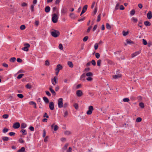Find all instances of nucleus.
<instances>
[{
	"label": "nucleus",
	"mask_w": 152,
	"mask_h": 152,
	"mask_svg": "<svg viewBox=\"0 0 152 152\" xmlns=\"http://www.w3.org/2000/svg\"><path fill=\"white\" fill-rule=\"evenodd\" d=\"M51 33L52 36L55 38L57 37L60 35L59 32L56 30H54Z\"/></svg>",
	"instance_id": "f257e3e1"
},
{
	"label": "nucleus",
	"mask_w": 152,
	"mask_h": 152,
	"mask_svg": "<svg viewBox=\"0 0 152 152\" xmlns=\"http://www.w3.org/2000/svg\"><path fill=\"white\" fill-rule=\"evenodd\" d=\"M58 19V17L56 14H53L52 20L53 23H56L57 22Z\"/></svg>",
	"instance_id": "f03ea898"
},
{
	"label": "nucleus",
	"mask_w": 152,
	"mask_h": 152,
	"mask_svg": "<svg viewBox=\"0 0 152 152\" xmlns=\"http://www.w3.org/2000/svg\"><path fill=\"white\" fill-rule=\"evenodd\" d=\"M63 99L61 98H59L58 100V106L59 108H61L63 107Z\"/></svg>",
	"instance_id": "7ed1b4c3"
},
{
	"label": "nucleus",
	"mask_w": 152,
	"mask_h": 152,
	"mask_svg": "<svg viewBox=\"0 0 152 152\" xmlns=\"http://www.w3.org/2000/svg\"><path fill=\"white\" fill-rule=\"evenodd\" d=\"M24 46L25 47L22 48V50L26 51H28V48L30 46V45L28 43H25L24 44Z\"/></svg>",
	"instance_id": "20e7f679"
},
{
	"label": "nucleus",
	"mask_w": 152,
	"mask_h": 152,
	"mask_svg": "<svg viewBox=\"0 0 152 152\" xmlns=\"http://www.w3.org/2000/svg\"><path fill=\"white\" fill-rule=\"evenodd\" d=\"M57 77L56 76H55L53 79H52L51 83L53 85L55 86L57 83Z\"/></svg>",
	"instance_id": "39448f33"
},
{
	"label": "nucleus",
	"mask_w": 152,
	"mask_h": 152,
	"mask_svg": "<svg viewBox=\"0 0 152 152\" xmlns=\"http://www.w3.org/2000/svg\"><path fill=\"white\" fill-rule=\"evenodd\" d=\"M94 110L93 107L92 106H90L88 107V110L86 113L88 115H91L92 113V111Z\"/></svg>",
	"instance_id": "423d86ee"
},
{
	"label": "nucleus",
	"mask_w": 152,
	"mask_h": 152,
	"mask_svg": "<svg viewBox=\"0 0 152 152\" xmlns=\"http://www.w3.org/2000/svg\"><path fill=\"white\" fill-rule=\"evenodd\" d=\"M116 75H115V79L120 78L121 77V75L120 74V72L118 70L116 71Z\"/></svg>",
	"instance_id": "0eeeda50"
},
{
	"label": "nucleus",
	"mask_w": 152,
	"mask_h": 152,
	"mask_svg": "<svg viewBox=\"0 0 152 152\" xmlns=\"http://www.w3.org/2000/svg\"><path fill=\"white\" fill-rule=\"evenodd\" d=\"M20 127V124L19 122L14 123L13 126V127L15 129L18 128Z\"/></svg>",
	"instance_id": "6e6552de"
},
{
	"label": "nucleus",
	"mask_w": 152,
	"mask_h": 152,
	"mask_svg": "<svg viewBox=\"0 0 152 152\" xmlns=\"http://www.w3.org/2000/svg\"><path fill=\"white\" fill-rule=\"evenodd\" d=\"M76 95L78 97H80L83 94L82 91L80 90H78L76 91Z\"/></svg>",
	"instance_id": "1a4fd4ad"
},
{
	"label": "nucleus",
	"mask_w": 152,
	"mask_h": 152,
	"mask_svg": "<svg viewBox=\"0 0 152 152\" xmlns=\"http://www.w3.org/2000/svg\"><path fill=\"white\" fill-rule=\"evenodd\" d=\"M49 107L51 110H53L54 109V103L51 102H50L49 104Z\"/></svg>",
	"instance_id": "9d476101"
},
{
	"label": "nucleus",
	"mask_w": 152,
	"mask_h": 152,
	"mask_svg": "<svg viewBox=\"0 0 152 152\" xmlns=\"http://www.w3.org/2000/svg\"><path fill=\"white\" fill-rule=\"evenodd\" d=\"M62 65L61 64H59L57 65L55 70L56 71H58V72H59L60 70L62 69Z\"/></svg>",
	"instance_id": "9b49d317"
},
{
	"label": "nucleus",
	"mask_w": 152,
	"mask_h": 152,
	"mask_svg": "<svg viewBox=\"0 0 152 152\" xmlns=\"http://www.w3.org/2000/svg\"><path fill=\"white\" fill-rule=\"evenodd\" d=\"M147 17L149 19H151L152 18V12L151 11H149L147 14Z\"/></svg>",
	"instance_id": "f8f14e48"
},
{
	"label": "nucleus",
	"mask_w": 152,
	"mask_h": 152,
	"mask_svg": "<svg viewBox=\"0 0 152 152\" xmlns=\"http://www.w3.org/2000/svg\"><path fill=\"white\" fill-rule=\"evenodd\" d=\"M141 52V51H136L134 53H133L132 55V58H133L136 56H137Z\"/></svg>",
	"instance_id": "ddd939ff"
},
{
	"label": "nucleus",
	"mask_w": 152,
	"mask_h": 152,
	"mask_svg": "<svg viewBox=\"0 0 152 152\" xmlns=\"http://www.w3.org/2000/svg\"><path fill=\"white\" fill-rule=\"evenodd\" d=\"M50 7L49 6H47L45 7V11L46 12L48 13L50 11Z\"/></svg>",
	"instance_id": "4468645a"
},
{
	"label": "nucleus",
	"mask_w": 152,
	"mask_h": 152,
	"mask_svg": "<svg viewBox=\"0 0 152 152\" xmlns=\"http://www.w3.org/2000/svg\"><path fill=\"white\" fill-rule=\"evenodd\" d=\"M43 99L44 102L46 103H48L49 102L48 99L45 96H44L43 97Z\"/></svg>",
	"instance_id": "2eb2a0df"
},
{
	"label": "nucleus",
	"mask_w": 152,
	"mask_h": 152,
	"mask_svg": "<svg viewBox=\"0 0 152 152\" xmlns=\"http://www.w3.org/2000/svg\"><path fill=\"white\" fill-rule=\"evenodd\" d=\"M86 77V75L85 73L83 74L80 77V80H82L84 81L85 80V78Z\"/></svg>",
	"instance_id": "dca6fc26"
},
{
	"label": "nucleus",
	"mask_w": 152,
	"mask_h": 152,
	"mask_svg": "<svg viewBox=\"0 0 152 152\" xmlns=\"http://www.w3.org/2000/svg\"><path fill=\"white\" fill-rule=\"evenodd\" d=\"M68 65L71 68H72L73 67V64L72 62L70 61H68L67 63Z\"/></svg>",
	"instance_id": "f3484780"
},
{
	"label": "nucleus",
	"mask_w": 152,
	"mask_h": 152,
	"mask_svg": "<svg viewBox=\"0 0 152 152\" xmlns=\"http://www.w3.org/2000/svg\"><path fill=\"white\" fill-rule=\"evenodd\" d=\"M29 104L30 105H34V107L35 108H37L36 104L33 101H31L30 102H29Z\"/></svg>",
	"instance_id": "a211bd4d"
},
{
	"label": "nucleus",
	"mask_w": 152,
	"mask_h": 152,
	"mask_svg": "<svg viewBox=\"0 0 152 152\" xmlns=\"http://www.w3.org/2000/svg\"><path fill=\"white\" fill-rule=\"evenodd\" d=\"M144 24L146 26H150L151 25L150 23L148 21H145Z\"/></svg>",
	"instance_id": "6ab92c4d"
},
{
	"label": "nucleus",
	"mask_w": 152,
	"mask_h": 152,
	"mask_svg": "<svg viewBox=\"0 0 152 152\" xmlns=\"http://www.w3.org/2000/svg\"><path fill=\"white\" fill-rule=\"evenodd\" d=\"M27 125L25 123H23L21 125V129H24L26 127Z\"/></svg>",
	"instance_id": "aec40b11"
},
{
	"label": "nucleus",
	"mask_w": 152,
	"mask_h": 152,
	"mask_svg": "<svg viewBox=\"0 0 152 152\" xmlns=\"http://www.w3.org/2000/svg\"><path fill=\"white\" fill-rule=\"evenodd\" d=\"M25 148L24 147H22L21 149L18 151L17 152H25Z\"/></svg>",
	"instance_id": "412c9836"
},
{
	"label": "nucleus",
	"mask_w": 152,
	"mask_h": 152,
	"mask_svg": "<svg viewBox=\"0 0 152 152\" xmlns=\"http://www.w3.org/2000/svg\"><path fill=\"white\" fill-rule=\"evenodd\" d=\"M20 132L22 133V134L26 135L27 134V133L25 129H22L20 130Z\"/></svg>",
	"instance_id": "4be33fe9"
},
{
	"label": "nucleus",
	"mask_w": 152,
	"mask_h": 152,
	"mask_svg": "<svg viewBox=\"0 0 152 152\" xmlns=\"http://www.w3.org/2000/svg\"><path fill=\"white\" fill-rule=\"evenodd\" d=\"M126 42L127 44L131 45V44H134L133 42V41H131V40L127 39H126Z\"/></svg>",
	"instance_id": "5701e85b"
},
{
	"label": "nucleus",
	"mask_w": 152,
	"mask_h": 152,
	"mask_svg": "<svg viewBox=\"0 0 152 152\" xmlns=\"http://www.w3.org/2000/svg\"><path fill=\"white\" fill-rule=\"evenodd\" d=\"M16 59V58L15 57H13L11 58L10 59V61L11 62H14L15 61Z\"/></svg>",
	"instance_id": "b1692460"
},
{
	"label": "nucleus",
	"mask_w": 152,
	"mask_h": 152,
	"mask_svg": "<svg viewBox=\"0 0 152 152\" xmlns=\"http://www.w3.org/2000/svg\"><path fill=\"white\" fill-rule=\"evenodd\" d=\"M26 88L27 89H30L32 88L31 86L29 83H28L26 86Z\"/></svg>",
	"instance_id": "393cba45"
},
{
	"label": "nucleus",
	"mask_w": 152,
	"mask_h": 152,
	"mask_svg": "<svg viewBox=\"0 0 152 152\" xmlns=\"http://www.w3.org/2000/svg\"><path fill=\"white\" fill-rule=\"evenodd\" d=\"M85 75L87 76L91 77L93 75V74L91 72H88L86 73Z\"/></svg>",
	"instance_id": "a878e982"
},
{
	"label": "nucleus",
	"mask_w": 152,
	"mask_h": 152,
	"mask_svg": "<svg viewBox=\"0 0 152 152\" xmlns=\"http://www.w3.org/2000/svg\"><path fill=\"white\" fill-rule=\"evenodd\" d=\"M132 20H133V22L134 23H137L138 21L137 18L134 17L132 18Z\"/></svg>",
	"instance_id": "bb28decb"
},
{
	"label": "nucleus",
	"mask_w": 152,
	"mask_h": 152,
	"mask_svg": "<svg viewBox=\"0 0 152 152\" xmlns=\"http://www.w3.org/2000/svg\"><path fill=\"white\" fill-rule=\"evenodd\" d=\"M3 140L4 141H7L9 140V137H2Z\"/></svg>",
	"instance_id": "cd10ccee"
},
{
	"label": "nucleus",
	"mask_w": 152,
	"mask_h": 152,
	"mask_svg": "<svg viewBox=\"0 0 152 152\" xmlns=\"http://www.w3.org/2000/svg\"><path fill=\"white\" fill-rule=\"evenodd\" d=\"M24 75V74H21L19 75L17 77V78L18 79H20Z\"/></svg>",
	"instance_id": "c85d7f7f"
},
{
	"label": "nucleus",
	"mask_w": 152,
	"mask_h": 152,
	"mask_svg": "<svg viewBox=\"0 0 152 152\" xmlns=\"http://www.w3.org/2000/svg\"><path fill=\"white\" fill-rule=\"evenodd\" d=\"M129 34V32L127 31L126 32L125 31H124L122 32V34L124 36H126Z\"/></svg>",
	"instance_id": "c756f323"
},
{
	"label": "nucleus",
	"mask_w": 152,
	"mask_h": 152,
	"mask_svg": "<svg viewBox=\"0 0 152 152\" xmlns=\"http://www.w3.org/2000/svg\"><path fill=\"white\" fill-rule=\"evenodd\" d=\"M139 106H140V107L142 108H143L144 107V104L142 102H140L139 104Z\"/></svg>",
	"instance_id": "7c9ffc66"
},
{
	"label": "nucleus",
	"mask_w": 152,
	"mask_h": 152,
	"mask_svg": "<svg viewBox=\"0 0 152 152\" xmlns=\"http://www.w3.org/2000/svg\"><path fill=\"white\" fill-rule=\"evenodd\" d=\"M119 7H120L119 4V3H118L116 5L115 7V10H118V9H119Z\"/></svg>",
	"instance_id": "2f4dec72"
},
{
	"label": "nucleus",
	"mask_w": 152,
	"mask_h": 152,
	"mask_svg": "<svg viewBox=\"0 0 152 152\" xmlns=\"http://www.w3.org/2000/svg\"><path fill=\"white\" fill-rule=\"evenodd\" d=\"M70 17L73 19L75 18V15L73 13H71L70 14Z\"/></svg>",
	"instance_id": "473e14b6"
},
{
	"label": "nucleus",
	"mask_w": 152,
	"mask_h": 152,
	"mask_svg": "<svg viewBox=\"0 0 152 152\" xmlns=\"http://www.w3.org/2000/svg\"><path fill=\"white\" fill-rule=\"evenodd\" d=\"M106 26L107 28L108 29H110L111 28V26L108 23L106 24Z\"/></svg>",
	"instance_id": "72a5a7b5"
},
{
	"label": "nucleus",
	"mask_w": 152,
	"mask_h": 152,
	"mask_svg": "<svg viewBox=\"0 0 152 152\" xmlns=\"http://www.w3.org/2000/svg\"><path fill=\"white\" fill-rule=\"evenodd\" d=\"M8 130H9L8 129L5 128H4L3 129V132L4 133H5L7 132L8 131Z\"/></svg>",
	"instance_id": "f704fd0d"
},
{
	"label": "nucleus",
	"mask_w": 152,
	"mask_h": 152,
	"mask_svg": "<svg viewBox=\"0 0 152 152\" xmlns=\"http://www.w3.org/2000/svg\"><path fill=\"white\" fill-rule=\"evenodd\" d=\"M17 96L20 99H22L23 97V95L21 94H17Z\"/></svg>",
	"instance_id": "c9c22d12"
},
{
	"label": "nucleus",
	"mask_w": 152,
	"mask_h": 152,
	"mask_svg": "<svg viewBox=\"0 0 152 152\" xmlns=\"http://www.w3.org/2000/svg\"><path fill=\"white\" fill-rule=\"evenodd\" d=\"M101 60H99L97 61V65L99 66L101 65Z\"/></svg>",
	"instance_id": "e433bc0d"
},
{
	"label": "nucleus",
	"mask_w": 152,
	"mask_h": 152,
	"mask_svg": "<svg viewBox=\"0 0 152 152\" xmlns=\"http://www.w3.org/2000/svg\"><path fill=\"white\" fill-rule=\"evenodd\" d=\"M34 5H32L31 6V12H33L34 11Z\"/></svg>",
	"instance_id": "4c0bfd02"
},
{
	"label": "nucleus",
	"mask_w": 152,
	"mask_h": 152,
	"mask_svg": "<svg viewBox=\"0 0 152 152\" xmlns=\"http://www.w3.org/2000/svg\"><path fill=\"white\" fill-rule=\"evenodd\" d=\"M26 28L25 26L24 25H22L20 26V28L21 30L24 29Z\"/></svg>",
	"instance_id": "58836bf2"
},
{
	"label": "nucleus",
	"mask_w": 152,
	"mask_h": 152,
	"mask_svg": "<svg viewBox=\"0 0 152 152\" xmlns=\"http://www.w3.org/2000/svg\"><path fill=\"white\" fill-rule=\"evenodd\" d=\"M15 134V133L12 132H10L9 133V135L10 136H14Z\"/></svg>",
	"instance_id": "ea45409f"
},
{
	"label": "nucleus",
	"mask_w": 152,
	"mask_h": 152,
	"mask_svg": "<svg viewBox=\"0 0 152 152\" xmlns=\"http://www.w3.org/2000/svg\"><path fill=\"white\" fill-rule=\"evenodd\" d=\"M87 7L88 5H85L83 7V10L86 12L87 10Z\"/></svg>",
	"instance_id": "a19ab883"
},
{
	"label": "nucleus",
	"mask_w": 152,
	"mask_h": 152,
	"mask_svg": "<svg viewBox=\"0 0 152 152\" xmlns=\"http://www.w3.org/2000/svg\"><path fill=\"white\" fill-rule=\"evenodd\" d=\"M142 120V118L140 117L137 118L136 119V121L137 122H140Z\"/></svg>",
	"instance_id": "79ce46f5"
},
{
	"label": "nucleus",
	"mask_w": 152,
	"mask_h": 152,
	"mask_svg": "<svg viewBox=\"0 0 152 152\" xmlns=\"http://www.w3.org/2000/svg\"><path fill=\"white\" fill-rule=\"evenodd\" d=\"M130 100L128 98H125L123 99V101L124 102H128Z\"/></svg>",
	"instance_id": "37998d69"
},
{
	"label": "nucleus",
	"mask_w": 152,
	"mask_h": 152,
	"mask_svg": "<svg viewBox=\"0 0 152 152\" xmlns=\"http://www.w3.org/2000/svg\"><path fill=\"white\" fill-rule=\"evenodd\" d=\"M9 115L8 114H4L3 115L2 117L4 119H7Z\"/></svg>",
	"instance_id": "c03bdc74"
},
{
	"label": "nucleus",
	"mask_w": 152,
	"mask_h": 152,
	"mask_svg": "<svg viewBox=\"0 0 152 152\" xmlns=\"http://www.w3.org/2000/svg\"><path fill=\"white\" fill-rule=\"evenodd\" d=\"M91 63L93 66H95L96 65L95 61L94 60H92L91 61Z\"/></svg>",
	"instance_id": "a18cd8bd"
},
{
	"label": "nucleus",
	"mask_w": 152,
	"mask_h": 152,
	"mask_svg": "<svg viewBox=\"0 0 152 152\" xmlns=\"http://www.w3.org/2000/svg\"><path fill=\"white\" fill-rule=\"evenodd\" d=\"M95 56L97 58H99L100 57V54L98 53H96L95 54Z\"/></svg>",
	"instance_id": "49530a36"
},
{
	"label": "nucleus",
	"mask_w": 152,
	"mask_h": 152,
	"mask_svg": "<svg viewBox=\"0 0 152 152\" xmlns=\"http://www.w3.org/2000/svg\"><path fill=\"white\" fill-rule=\"evenodd\" d=\"M101 18V14H99V15H98L97 16V22H99L101 20L100 19Z\"/></svg>",
	"instance_id": "de8ad7c7"
},
{
	"label": "nucleus",
	"mask_w": 152,
	"mask_h": 152,
	"mask_svg": "<svg viewBox=\"0 0 152 152\" xmlns=\"http://www.w3.org/2000/svg\"><path fill=\"white\" fill-rule=\"evenodd\" d=\"M74 106L75 108L76 109H78V104L77 103H75L74 105Z\"/></svg>",
	"instance_id": "09e8293b"
},
{
	"label": "nucleus",
	"mask_w": 152,
	"mask_h": 152,
	"mask_svg": "<svg viewBox=\"0 0 152 152\" xmlns=\"http://www.w3.org/2000/svg\"><path fill=\"white\" fill-rule=\"evenodd\" d=\"M58 48L60 50H62L63 49L62 45L61 43L58 46Z\"/></svg>",
	"instance_id": "8fccbe9b"
},
{
	"label": "nucleus",
	"mask_w": 152,
	"mask_h": 152,
	"mask_svg": "<svg viewBox=\"0 0 152 152\" xmlns=\"http://www.w3.org/2000/svg\"><path fill=\"white\" fill-rule=\"evenodd\" d=\"M58 127L56 125L54 126V130L55 131H56L58 129Z\"/></svg>",
	"instance_id": "3c124183"
},
{
	"label": "nucleus",
	"mask_w": 152,
	"mask_h": 152,
	"mask_svg": "<svg viewBox=\"0 0 152 152\" xmlns=\"http://www.w3.org/2000/svg\"><path fill=\"white\" fill-rule=\"evenodd\" d=\"M135 13V10H132L130 12V14L131 15H134Z\"/></svg>",
	"instance_id": "603ef678"
},
{
	"label": "nucleus",
	"mask_w": 152,
	"mask_h": 152,
	"mask_svg": "<svg viewBox=\"0 0 152 152\" xmlns=\"http://www.w3.org/2000/svg\"><path fill=\"white\" fill-rule=\"evenodd\" d=\"M71 133V132L68 131H66L64 132V134L67 135H69Z\"/></svg>",
	"instance_id": "864d4df0"
},
{
	"label": "nucleus",
	"mask_w": 152,
	"mask_h": 152,
	"mask_svg": "<svg viewBox=\"0 0 152 152\" xmlns=\"http://www.w3.org/2000/svg\"><path fill=\"white\" fill-rule=\"evenodd\" d=\"M18 141L19 142L21 143H24V141L22 139V138H20L19 140Z\"/></svg>",
	"instance_id": "5fc2aeb1"
},
{
	"label": "nucleus",
	"mask_w": 152,
	"mask_h": 152,
	"mask_svg": "<svg viewBox=\"0 0 152 152\" xmlns=\"http://www.w3.org/2000/svg\"><path fill=\"white\" fill-rule=\"evenodd\" d=\"M50 91L53 95L54 96H55L56 95V93L53 89L51 91Z\"/></svg>",
	"instance_id": "6e6d98bb"
},
{
	"label": "nucleus",
	"mask_w": 152,
	"mask_h": 152,
	"mask_svg": "<svg viewBox=\"0 0 152 152\" xmlns=\"http://www.w3.org/2000/svg\"><path fill=\"white\" fill-rule=\"evenodd\" d=\"M142 40L143 42V43L144 45H146L147 44V42L145 39H143Z\"/></svg>",
	"instance_id": "4d7b16f0"
},
{
	"label": "nucleus",
	"mask_w": 152,
	"mask_h": 152,
	"mask_svg": "<svg viewBox=\"0 0 152 152\" xmlns=\"http://www.w3.org/2000/svg\"><path fill=\"white\" fill-rule=\"evenodd\" d=\"M98 43H96L94 45V47L95 49V50H96L98 49Z\"/></svg>",
	"instance_id": "13d9d810"
},
{
	"label": "nucleus",
	"mask_w": 152,
	"mask_h": 152,
	"mask_svg": "<svg viewBox=\"0 0 152 152\" xmlns=\"http://www.w3.org/2000/svg\"><path fill=\"white\" fill-rule=\"evenodd\" d=\"M88 38V37L87 36H86L83 38V40L84 42H86Z\"/></svg>",
	"instance_id": "bf43d9fd"
},
{
	"label": "nucleus",
	"mask_w": 152,
	"mask_h": 152,
	"mask_svg": "<svg viewBox=\"0 0 152 152\" xmlns=\"http://www.w3.org/2000/svg\"><path fill=\"white\" fill-rule=\"evenodd\" d=\"M124 7L123 5L120 6L119 9L121 10H123L124 9Z\"/></svg>",
	"instance_id": "052dcab7"
},
{
	"label": "nucleus",
	"mask_w": 152,
	"mask_h": 152,
	"mask_svg": "<svg viewBox=\"0 0 152 152\" xmlns=\"http://www.w3.org/2000/svg\"><path fill=\"white\" fill-rule=\"evenodd\" d=\"M86 80L88 81H91L92 80V78L90 77H89L86 78Z\"/></svg>",
	"instance_id": "680f3d73"
},
{
	"label": "nucleus",
	"mask_w": 152,
	"mask_h": 152,
	"mask_svg": "<svg viewBox=\"0 0 152 152\" xmlns=\"http://www.w3.org/2000/svg\"><path fill=\"white\" fill-rule=\"evenodd\" d=\"M46 135V131L45 129H44L43 130V134L42 135V137H45Z\"/></svg>",
	"instance_id": "e2e57ef3"
},
{
	"label": "nucleus",
	"mask_w": 152,
	"mask_h": 152,
	"mask_svg": "<svg viewBox=\"0 0 152 152\" xmlns=\"http://www.w3.org/2000/svg\"><path fill=\"white\" fill-rule=\"evenodd\" d=\"M45 93L48 96H51L50 93L49 92V91H45Z\"/></svg>",
	"instance_id": "0e129e2a"
},
{
	"label": "nucleus",
	"mask_w": 152,
	"mask_h": 152,
	"mask_svg": "<svg viewBox=\"0 0 152 152\" xmlns=\"http://www.w3.org/2000/svg\"><path fill=\"white\" fill-rule=\"evenodd\" d=\"M68 103L67 102H66L64 103L63 107L64 108H66L68 105Z\"/></svg>",
	"instance_id": "69168bd1"
},
{
	"label": "nucleus",
	"mask_w": 152,
	"mask_h": 152,
	"mask_svg": "<svg viewBox=\"0 0 152 152\" xmlns=\"http://www.w3.org/2000/svg\"><path fill=\"white\" fill-rule=\"evenodd\" d=\"M29 129L31 131H34V128L32 126H30L29 128Z\"/></svg>",
	"instance_id": "338daca9"
},
{
	"label": "nucleus",
	"mask_w": 152,
	"mask_h": 152,
	"mask_svg": "<svg viewBox=\"0 0 152 152\" xmlns=\"http://www.w3.org/2000/svg\"><path fill=\"white\" fill-rule=\"evenodd\" d=\"M17 61L19 63H21L22 61V60L20 58H18Z\"/></svg>",
	"instance_id": "774afa93"
}]
</instances>
